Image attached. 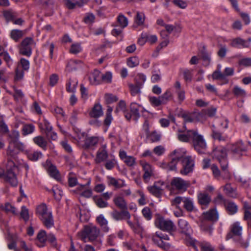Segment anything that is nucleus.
<instances>
[{"mask_svg": "<svg viewBox=\"0 0 251 251\" xmlns=\"http://www.w3.org/2000/svg\"><path fill=\"white\" fill-rule=\"evenodd\" d=\"M36 213L44 225L48 228L54 225V220L50 209L48 208L47 205L42 203L36 208Z\"/></svg>", "mask_w": 251, "mask_h": 251, "instance_id": "nucleus-1", "label": "nucleus"}, {"mask_svg": "<svg viewBox=\"0 0 251 251\" xmlns=\"http://www.w3.org/2000/svg\"><path fill=\"white\" fill-rule=\"evenodd\" d=\"M100 233V229L96 226H84L83 229L77 234L78 238L84 242H93L96 240Z\"/></svg>", "mask_w": 251, "mask_h": 251, "instance_id": "nucleus-2", "label": "nucleus"}, {"mask_svg": "<svg viewBox=\"0 0 251 251\" xmlns=\"http://www.w3.org/2000/svg\"><path fill=\"white\" fill-rule=\"evenodd\" d=\"M212 154L213 158L219 161L222 169L226 171L228 166L226 149L222 146L217 147L213 150Z\"/></svg>", "mask_w": 251, "mask_h": 251, "instance_id": "nucleus-3", "label": "nucleus"}, {"mask_svg": "<svg viewBox=\"0 0 251 251\" xmlns=\"http://www.w3.org/2000/svg\"><path fill=\"white\" fill-rule=\"evenodd\" d=\"M18 171V168L15 165L13 161L9 160L6 165L5 178L12 186H16L18 184V180L16 176Z\"/></svg>", "mask_w": 251, "mask_h": 251, "instance_id": "nucleus-4", "label": "nucleus"}, {"mask_svg": "<svg viewBox=\"0 0 251 251\" xmlns=\"http://www.w3.org/2000/svg\"><path fill=\"white\" fill-rule=\"evenodd\" d=\"M186 151L185 149L178 148L174 150L171 153V161L168 164V168L171 171L176 170V164L179 161H182L185 158Z\"/></svg>", "mask_w": 251, "mask_h": 251, "instance_id": "nucleus-5", "label": "nucleus"}, {"mask_svg": "<svg viewBox=\"0 0 251 251\" xmlns=\"http://www.w3.org/2000/svg\"><path fill=\"white\" fill-rule=\"evenodd\" d=\"M242 227L240 226L239 222H235L233 223L230 227V232L228 233L226 236V240H229L233 238V235L239 236V239L236 241L237 243L241 247L243 248H247L248 244L244 242L241 235L242 234Z\"/></svg>", "mask_w": 251, "mask_h": 251, "instance_id": "nucleus-6", "label": "nucleus"}, {"mask_svg": "<svg viewBox=\"0 0 251 251\" xmlns=\"http://www.w3.org/2000/svg\"><path fill=\"white\" fill-rule=\"evenodd\" d=\"M193 145L195 150L199 153H204L206 151L207 145L202 135L199 134L196 130L193 133Z\"/></svg>", "mask_w": 251, "mask_h": 251, "instance_id": "nucleus-7", "label": "nucleus"}, {"mask_svg": "<svg viewBox=\"0 0 251 251\" xmlns=\"http://www.w3.org/2000/svg\"><path fill=\"white\" fill-rule=\"evenodd\" d=\"M35 43L31 37L25 38L19 45L20 54L28 57L32 54L33 47L35 46Z\"/></svg>", "mask_w": 251, "mask_h": 251, "instance_id": "nucleus-8", "label": "nucleus"}, {"mask_svg": "<svg viewBox=\"0 0 251 251\" xmlns=\"http://www.w3.org/2000/svg\"><path fill=\"white\" fill-rule=\"evenodd\" d=\"M151 239L154 244L164 250H168L170 248V245L165 242V241L169 240V237L167 235L156 232L152 235Z\"/></svg>", "mask_w": 251, "mask_h": 251, "instance_id": "nucleus-9", "label": "nucleus"}, {"mask_svg": "<svg viewBox=\"0 0 251 251\" xmlns=\"http://www.w3.org/2000/svg\"><path fill=\"white\" fill-rule=\"evenodd\" d=\"M156 227L164 231H171L175 226L174 223L170 220H166L161 216H157L155 222Z\"/></svg>", "mask_w": 251, "mask_h": 251, "instance_id": "nucleus-10", "label": "nucleus"}, {"mask_svg": "<svg viewBox=\"0 0 251 251\" xmlns=\"http://www.w3.org/2000/svg\"><path fill=\"white\" fill-rule=\"evenodd\" d=\"M140 164L144 171L143 178L146 183H148L150 179L155 176L154 168L148 162L144 161H140Z\"/></svg>", "mask_w": 251, "mask_h": 251, "instance_id": "nucleus-11", "label": "nucleus"}, {"mask_svg": "<svg viewBox=\"0 0 251 251\" xmlns=\"http://www.w3.org/2000/svg\"><path fill=\"white\" fill-rule=\"evenodd\" d=\"M142 109L141 105L135 102H131L130 104V113L125 112V116L127 120H130L132 117L137 121L140 116V111Z\"/></svg>", "mask_w": 251, "mask_h": 251, "instance_id": "nucleus-12", "label": "nucleus"}, {"mask_svg": "<svg viewBox=\"0 0 251 251\" xmlns=\"http://www.w3.org/2000/svg\"><path fill=\"white\" fill-rule=\"evenodd\" d=\"M171 185L176 190L184 192L190 185V182L180 177H174L171 181Z\"/></svg>", "mask_w": 251, "mask_h": 251, "instance_id": "nucleus-13", "label": "nucleus"}, {"mask_svg": "<svg viewBox=\"0 0 251 251\" xmlns=\"http://www.w3.org/2000/svg\"><path fill=\"white\" fill-rule=\"evenodd\" d=\"M13 148L21 151H25V152L27 151L25 150L26 146L23 143L19 141V140L18 141H16L15 142L10 143V146L7 151V154L8 156L14 157L18 153V152Z\"/></svg>", "mask_w": 251, "mask_h": 251, "instance_id": "nucleus-14", "label": "nucleus"}, {"mask_svg": "<svg viewBox=\"0 0 251 251\" xmlns=\"http://www.w3.org/2000/svg\"><path fill=\"white\" fill-rule=\"evenodd\" d=\"M82 137L79 138L78 142L85 148H88L96 145L99 142L97 137L87 136L84 133L81 134Z\"/></svg>", "mask_w": 251, "mask_h": 251, "instance_id": "nucleus-15", "label": "nucleus"}, {"mask_svg": "<svg viewBox=\"0 0 251 251\" xmlns=\"http://www.w3.org/2000/svg\"><path fill=\"white\" fill-rule=\"evenodd\" d=\"M182 169L180 170V173L182 175H187L193 170L194 162L191 157L188 156L183 158L181 162Z\"/></svg>", "mask_w": 251, "mask_h": 251, "instance_id": "nucleus-16", "label": "nucleus"}, {"mask_svg": "<svg viewBox=\"0 0 251 251\" xmlns=\"http://www.w3.org/2000/svg\"><path fill=\"white\" fill-rule=\"evenodd\" d=\"M108 156L106 145H102L97 152L95 161L97 164L100 163L108 159Z\"/></svg>", "mask_w": 251, "mask_h": 251, "instance_id": "nucleus-17", "label": "nucleus"}, {"mask_svg": "<svg viewBox=\"0 0 251 251\" xmlns=\"http://www.w3.org/2000/svg\"><path fill=\"white\" fill-rule=\"evenodd\" d=\"M251 38H249L247 40L238 37L231 40L230 45L237 48H249L251 46Z\"/></svg>", "mask_w": 251, "mask_h": 251, "instance_id": "nucleus-18", "label": "nucleus"}, {"mask_svg": "<svg viewBox=\"0 0 251 251\" xmlns=\"http://www.w3.org/2000/svg\"><path fill=\"white\" fill-rule=\"evenodd\" d=\"M230 150L233 155L237 157H240L242 155L243 152L247 151L246 146L242 142H238L231 146Z\"/></svg>", "mask_w": 251, "mask_h": 251, "instance_id": "nucleus-19", "label": "nucleus"}, {"mask_svg": "<svg viewBox=\"0 0 251 251\" xmlns=\"http://www.w3.org/2000/svg\"><path fill=\"white\" fill-rule=\"evenodd\" d=\"M164 183L162 181H157L154 183L152 186H148V191L153 196L160 197L163 192L162 187Z\"/></svg>", "mask_w": 251, "mask_h": 251, "instance_id": "nucleus-20", "label": "nucleus"}, {"mask_svg": "<svg viewBox=\"0 0 251 251\" xmlns=\"http://www.w3.org/2000/svg\"><path fill=\"white\" fill-rule=\"evenodd\" d=\"M196 130H187L184 131L178 130L177 134V138L179 141L183 142H188L190 139L193 137V133L196 132Z\"/></svg>", "mask_w": 251, "mask_h": 251, "instance_id": "nucleus-21", "label": "nucleus"}, {"mask_svg": "<svg viewBox=\"0 0 251 251\" xmlns=\"http://www.w3.org/2000/svg\"><path fill=\"white\" fill-rule=\"evenodd\" d=\"M90 184L91 179L89 178L87 179L86 184L83 185H79V186L77 188L78 190L79 191L83 190V191L80 194L81 196L89 198L92 196V190L89 188Z\"/></svg>", "mask_w": 251, "mask_h": 251, "instance_id": "nucleus-22", "label": "nucleus"}, {"mask_svg": "<svg viewBox=\"0 0 251 251\" xmlns=\"http://www.w3.org/2000/svg\"><path fill=\"white\" fill-rule=\"evenodd\" d=\"M178 226L181 233L185 235L190 234L191 228L186 220L182 219H179L178 221Z\"/></svg>", "mask_w": 251, "mask_h": 251, "instance_id": "nucleus-23", "label": "nucleus"}, {"mask_svg": "<svg viewBox=\"0 0 251 251\" xmlns=\"http://www.w3.org/2000/svg\"><path fill=\"white\" fill-rule=\"evenodd\" d=\"M108 184L114 186L117 189H119L126 186V184L124 180L122 179H116L112 176H107Z\"/></svg>", "mask_w": 251, "mask_h": 251, "instance_id": "nucleus-24", "label": "nucleus"}, {"mask_svg": "<svg viewBox=\"0 0 251 251\" xmlns=\"http://www.w3.org/2000/svg\"><path fill=\"white\" fill-rule=\"evenodd\" d=\"M89 79L90 83L93 85L99 84L101 80L100 72L97 70H94L89 75Z\"/></svg>", "mask_w": 251, "mask_h": 251, "instance_id": "nucleus-25", "label": "nucleus"}, {"mask_svg": "<svg viewBox=\"0 0 251 251\" xmlns=\"http://www.w3.org/2000/svg\"><path fill=\"white\" fill-rule=\"evenodd\" d=\"M112 217L116 221H121L125 219V218H129V213L126 210H123L119 212L117 210H114L111 213Z\"/></svg>", "mask_w": 251, "mask_h": 251, "instance_id": "nucleus-26", "label": "nucleus"}, {"mask_svg": "<svg viewBox=\"0 0 251 251\" xmlns=\"http://www.w3.org/2000/svg\"><path fill=\"white\" fill-rule=\"evenodd\" d=\"M103 114L102 106L99 103L95 104L89 113L90 116L94 118H98Z\"/></svg>", "mask_w": 251, "mask_h": 251, "instance_id": "nucleus-27", "label": "nucleus"}, {"mask_svg": "<svg viewBox=\"0 0 251 251\" xmlns=\"http://www.w3.org/2000/svg\"><path fill=\"white\" fill-rule=\"evenodd\" d=\"M78 84V80L75 78H70L66 83V90L71 93H75Z\"/></svg>", "mask_w": 251, "mask_h": 251, "instance_id": "nucleus-28", "label": "nucleus"}, {"mask_svg": "<svg viewBox=\"0 0 251 251\" xmlns=\"http://www.w3.org/2000/svg\"><path fill=\"white\" fill-rule=\"evenodd\" d=\"M198 198L199 203L202 206L207 205L211 201V197L205 192L200 193Z\"/></svg>", "mask_w": 251, "mask_h": 251, "instance_id": "nucleus-29", "label": "nucleus"}, {"mask_svg": "<svg viewBox=\"0 0 251 251\" xmlns=\"http://www.w3.org/2000/svg\"><path fill=\"white\" fill-rule=\"evenodd\" d=\"M178 116L183 119L184 124L192 123L195 120L194 113H191L187 111H182L178 114Z\"/></svg>", "mask_w": 251, "mask_h": 251, "instance_id": "nucleus-30", "label": "nucleus"}, {"mask_svg": "<svg viewBox=\"0 0 251 251\" xmlns=\"http://www.w3.org/2000/svg\"><path fill=\"white\" fill-rule=\"evenodd\" d=\"M204 218L208 220L216 221L218 219L219 215L216 209H212L204 213Z\"/></svg>", "mask_w": 251, "mask_h": 251, "instance_id": "nucleus-31", "label": "nucleus"}, {"mask_svg": "<svg viewBox=\"0 0 251 251\" xmlns=\"http://www.w3.org/2000/svg\"><path fill=\"white\" fill-rule=\"evenodd\" d=\"M33 142L41 148L46 150L47 146V141L42 136H37L33 139Z\"/></svg>", "mask_w": 251, "mask_h": 251, "instance_id": "nucleus-32", "label": "nucleus"}, {"mask_svg": "<svg viewBox=\"0 0 251 251\" xmlns=\"http://www.w3.org/2000/svg\"><path fill=\"white\" fill-rule=\"evenodd\" d=\"M46 163L49 166L47 170L50 175L55 179L58 178L59 177V174L56 167L50 164V161H47Z\"/></svg>", "mask_w": 251, "mask_h": 251, "instance_id": "nucleus-33", "label": "nucleus"}, {"mask_svg": "<svg viewBox=\"0 0 251 251\" xmlns=\"http://www.w3.org/2000/svg\"><path fill=\"white\" fill-rule=\"evenodd\" d=\"M81 61L76 60H71L68 63L66 66V70L69 71L75 70L81 66Z\"/></svg>", "mask_w": 251, "mask_h": 251, "instance_id": "nucleus-34", "label": "nucleus"}, {"mask_svg": "<svg viewBox=\"0 0 251 251\" xmlns=\"http://www.w3.org/2000/svg\"><path fill=\"white\" fill-rule=\"evenodd\" d=\"M26 154L28 158L32 161H36L43 156L42 153L40 151H26Z\"/></svg>", "mask_w": 251, "mask_h": 251, "instance_id": "nucleus-35", "label": "nucleus"}, {"mask_svg": "<svg viewBox=\"0 0 251 251\" xmlns=\"http://www.w3.org/2000/svg\"><path fill=\"white\" fill-rule=\"evenodd\" d=\"M65 4L70 9H74L75 6H81L84 3V0H80L81 1L77 0H63Z\"/></svg>", "mask_w": 251, "mask_h": 251, "instance_id": "nucleus-36", "label": "nucleus"}, {"mask_svg": "<svg viewBox=\"0 0 251 251\" xmlns=\"http://www.w3.org/2000/svg\"><path fill=\"white\" fill-rule=\"evenodd\" d=\"M96 205L99 208H105L108 206V202L101 196H95L93 198Z\"/></svg>", "mask_w": 251, "mask_h": 251, "instance_id": "nucleus-37", "label": "nucleus"}, {"mask_svg": "<svg viewBox=\"0 0 251 251\" xmlns=\"http://www.w3.org/2000/svg\"><path fill=\"white\" fill-rule=\"evenodd\" d=\"M47 236L46 232L44 230H41L37 235V239L38 242L37 245L39 247L44 246L47 240Z\"/></svg>", "mask_w": 251, "mask_h": 251, "instance_id": "nucleus-38", "label": "nucleus"}, {"mask_svg": "<svg viewBox=\"0 0 251 251\" xmlns=\"http://www.w3.org/2000/svg\"><path fill=\"white\" fill-rule=\"evenodd\" d=\"M105 161L104 166L108 170L113 169L117 164V161L114 156L111 155L109 159H107Z\"/></svg>", "mask_w": 251, "mask_h": 251, "instance_id": "nucleus-39", "label": "nucleus"}, {"mask_svg": "<svg viewBox=\"0 0 251 251\" xmlns=\"http://www.w3.org/2000/svg\"><path fill=\"white\" fill-rule=\"evenodd\" d=\"M115 204L121 209H125L126 207V203L124 199L120 196L115 197L113 199Z\"/></svg>", "mask_w": 251, "mask_h": 251, "instance_id": "nucleus-40", "label": "nucleus"}, {"mask_svg": "<svg viewBox=\"0 0 251 251\" xmlns=\"http://www.w3.org/2000/svg\"><path fill=\"white\" fill-rule=\"evenodd\" d=\"M35 130V126L33 124H25L23 126L22 132L24 136L31 134Z\"/></svg>", "mask_w": 251, "mask_h": 251, "instance_id": "nucleus-41", "label": "nucleus"}, {"mask_svg": "<svg viewBox=\"0 0 251 251\" xmlns=\"http://www.w3.org/2000/svg\"><path fill=\"white\" fill-rule=\"evenodd\" d=\"M24 34V33L22 30L13 29L10 32V37L15 42H18L23 36Z\"/></svg>", "mask_w": 251, "mask_h": 251, "instance_id": "nucleus-42", "label": "nucleus"}, {"mask_svg": "<svg viewBox=\"0 0 251 251\" xmlns=\"http://www.w3.org/2000/svg\"><path fill=\"white\" fill-rule=\"evenodd\" d=\"M145 21V15L144 12L137 11L135 18V23L139 26L144 25Z\"/></svg>", "mask_w": 251, "mask_h": 251, "instance_id": "nucleus-43", "label": "nucleus"}, {"mask_svg": "<svg viewBox=\"0 0 251 251\" xmlns=\"http://www.w3.org/2000/svg\"><path fill=\"white\" fill-rule=\"evenodd\" d=\"M184 207L188 211H192L194 209L193 200L188 197H185L183 201Z\"/></svg>", "mask_w": 251, "mask_h": 251, "instance_id": "nucleus-44", "label": "nucleus"}, {"mask_svg": "<svg viewBox=\"0 0 251 251\" xmlns=\"http://www.w3.org/2000/svg\"><path fill=\"white\" fill-rule=\"evenodd\" d=\"M225 205L229 214L233 215L237 212V206L234 203L228 202L226 203Z\"/></svg>", "mask_w": 251, "mask_h": 251, "instance_id": "nucleus-45", "label": "nucleus"}, {"mask_svg": "<svg viewBox=\"0 0 251 251\" xmlns=\"http://www.w3.org/2000/svg\"><path fill=\"white\" fill-rule=\"evenodd\" d=\"M117 23L122 28L126 27L128 23L127 19L122 14H119L118 16Z\"/></svg>", "mask_w": 251, "mask_h": 251, "instance_id": "nucleus-46", "label": "nucleus"}, {"mask_svg": "<svg viewBox=\"0 0 251 251\" xmlns=\"http://www.w3.org/2000/svg\"><path fill=\"white\" fill-rule=\"evenodd\" d=\"M40 127L42 130H45V134L50 133L53 129L50 123L46 119H44L42 123H40Z\"/></svg>", "mask_w": 251, "mask_h": 251, "instance_id": "nucleus-47", "label": "nucleus"}, {"mask_svg": "<svg viewBox=\"0 0 251 251\" xmlns=\"http://www.w3.org/2000/svg\"><path fill=\"white\" fill-rule=\"evenodd\" d=\"M97 221L100 226L103 228L104 231L107 232L108 231L109 228L107 226L108 222L102 215H100L98 217Z\"/></svg>", "mask_w": 251, "mask_h": 251, "instance_id": "nucleus-48", "label": "nucleus"}, {"mask_svg": "<svg viewBox=\"0 0 251 251\" xmlns=\"http://www.w3.org/2000/svg\"><path fill=\"white\" fill-rule=\"evenodd\" d=\"M1 208L6 213H10L14 215L17 214V211L16 208L9 202L5 203L4 206H1Z\"/></svg>", "mask_w": 251, "mask_h": 251, "instance_id": "nucleus-49", "label": "nucleus"}, {"mask_svg": "<svg viewBox=\"0 0 251 251\" xmlns=\"http://www.w3.org/2000/svg\"><path fill=\"white\" fill-rule=\"evenodd\" d=\"M128 86L130 93L132 96L140 94L141 92L140 89L142 87L136 84H133L131 83L128 84Z\"/></svg>", "mask_w": 251, "mask_h": 251, "instance_id": "nucleus-50", "label": "nucleus"}, {"mask_svg": "<svg viewBox=\"0 0 251 251\" xmlns=\"http://www.w3.org/2000/svg\"><path fill=\"white\" fill-rule=\"evenodd\" d=\"M150 134L149 132V123L148 121L146 120L143 125L142 130L140 133L141 137H148Z\"/></svg>", "mask_w": 251, "mask_h": 251, "instance_id": "nucleus-51", "label": "nucleus"}, {"mask_svg": "<svg viewBox=\"0 0 251 251\" xmlns=\"http://www.w3.org/2000/svg\"><path fill=\"white\" fill-rule=\"evenodd\" d=\"M139 59L137 56H133L129 58L127 61V64L128 67L133 68L139 64Z\"/></svg>", "mask_w": 251, "mask_h": 251, "instance_id": "nucleus-52", "label": "nucleus"}, {"mask_svg": "<svg viewBox=\"0 0 251 251\" xmlns=\"http://www.w3.org/2000/svg\"><path fill=\"white\" fill-rule=\"evenodd\" d=\"M134 80L135 84L142 87L146 80V77L145 75L143 74H138L135 76Z\"/></svg>", "mask_w": 251, "mask_h": 251, "instance_id": "nucleus-53", "label": "nucleus"}, {"mask_svg": "<svg viewBox=\"0 0 251 251\" xmlns=\"http://www.w3.org/2000/svg\"><path fill=\"white\" fill-rule=\"evenodd\" d=\"M172 96L171 92L167 90L163 95L159 96L163 104H166Z\"/></svg>", "mask_w": 251, "mask_h": 251, "instance_id": "nucleus-54", "label": "nucleus"}, {"mask_svg": "<svg viewBox=\"0 0 251 251\" xmlns=\"http://www.w3.org/2000/svg\"><path fill=\"white\" fill-rule=\"evenodd\" d=\"M201 251H215L214 248L207 242H202L200 244Z\"/></svg>", "mask_w": 251, "mask_h": 251, "instance_id": "nucleus-55", "label": "nucleus"}, {"mask_svg": "<svg viewBox=\"0 0 251 251\" xmlns=\"http://www.w3.org/2000/svg\"><path fill=\"white\" fill-rule=\"evenodd\" d=\"M206 111L204 109L202 110L201 112L198 113H194L195 119L198 121L204 122L206 119V114H205Z\"/></svg>", "mask_w": 251, "mask_h": 251, "instance_id": "nucleus-56", "label": "nucleus"}, {"mask_svg": "<svg viewBox=\"0 0 251 251\" xmlns=\"http://www.w3.org/2000/svg\"><path fill=\"white\" fill-rule=\"evenodd\" d=\"M82 50V47L80 43H76L73 44L70 48V51L73 54H77Z\"/></svg>", "mask_w": 251, "mask_h": 251, "instance_id": "nucleus-57", "label": "nucleus"}, {"mask_svg": "<svg viewBox=\"0 0 251 251\" xmlns=\"http://www.w3.org/2000/svg\"><path fill=\"white\" fill-rule=\"evenodd\" d=\"M149 100L150 102L153 106L157 107L163 104L161 100L160 99V97H156L154 96H151L149 97Z\"/></svg>", "mask_w": 251, "mask_h": 251, "instance_id": "nucleus-58", "label": "nucleus"}, {"mask_svg": "<svg viewBox=\"0 0 251 251\" xmlns=\"http://www.w3.org/2000/svg\"><path fill=\"white\" fill-rule=\"evenodd\" d=\"M224 191L226 193L232 197H235L236 196L235 190L231 186L230 184H226L224 186Z\"/></svg>", "mask_w": 251, "mask_h": 251, "instance_id": "nucleus-59", "label": "nucleus"}, {"mask_svg": "<svg viewBox=\"0 0 251 251\" xmlns=\"http://www.w3.org/2000/svg\"><path fill=\"white\" fill-rule=\"evenodd\" d=\"M233 93L237 97H244L246 96L245 91L238 86H235L233 89Z\"/></svg>", "mask_w": 251, "mask_h": 251, "instance_id": "nucleus-60", "label": "nucleus"}, {"mask_svg": "<svg viewBox=\"0 0 251 251\" xmlns=\"http://www.w3.org/2000/svg\"><path fill=\"white\" fill-rule=\"evenodd\" d=\"M201 56L204 61V65L208 66L209 65L211 61L210 55L205 51L203 50L201 52Z\"/></svg>", "mask_w": 251, "mask_h": 251, "instance_id": "nucleus-61", "label": "nucleus"}, {"mask_svg": "<svg viewBox=\"0 0 251 251\" xmlns=\"http://www.w3.org/2000/svg\"><path fill=\"white\" fill-rule=\"evenodd\" d=\"M104 100L106 103L110 104L118 100V98L111 94H106Z\"/></svg>", "mask_w": 251, "mask_h": 251, "instance_id": "nucleus-62", "label": "nucleus"}, {"mask_svg": "<svg viewBox=\"0 0 251 251\" xmlns=\"http://www.w3.org/2000/svg\"><path fill=\"white\" fill-rule=\"evenodd\" d=\"M182 72L185 81H191L193 77V70L185 69Z\"/></svg>", "mask_w": 251, "mask_h": 251, "instance_id": "nucleus-63", "label": "nucleus"}, {"mask_svg": "<svg viewBox=\"0 0 251 251\" xmlns=\"http://www.w3.org/2000/svg\"><path fill=\"white\" fill-rule=\"evenodd\" d=\"M217 122L222 129L227 128L228 120L225 117L220 118L217 120Z\"/></svg>", "mask_w": 251, "mask_h": 251, "instance_id": "nucleus-64", "label": "nucleus"}]
</instances>
